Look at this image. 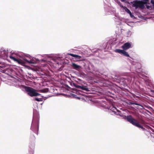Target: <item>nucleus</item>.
Segmentation results:
<instances>
[{
  "label": "nucleus",
  "mask_w": 154,
  "mask_h": 154,
  "mask_svg": "<svg viewBox=\"0 0 154 154\" xmlns=\"http://www.w3.org/2000/svg\"><path fill=\"white\" fill-rule=\"evenodd\" d=\"M126 119L128 122L138 128H141L143 131L145 130V129L138 122L137 120L134 119L131 115L127 116Z\"/></svg>",
  "instance_id": "obj_1"
},
{
  "label": "nucleus",
  "mask_w": 154,
  "mask_h": 154,
  "mask_svg": "<svg viewBox=\"0 0 154 154\" xmlns=\"http://www.w3.org/2000/svg\"><path fill=\"white\" fill-rule=\"evenodd\" d=\"M10 59L13 60L14 61L20 64H23L26 63H33L34 62L31 60H28L25 58H21L20 59H17L14 57L10 56L9 57Z\"/></svg>",
  "instance_id": "obj_2"
},
{
  "label": "nucleus",
  "mask_w": 154,
  "mask_h": 154,
  "mask_svg": "<svg viewBox=\"0 0 154 154\" xmlns=\"http://www.w3.org/2000/svg\"><path fill=\"white\" fill-rule=\"evenodd\" d=\"M26 89L27 94L31 97L38 96L40 95L36 92L35 89L31 87L27 88Z\"/></svg>",
  "instance_id": "obj_3"
},
{
  "label": "nucleus",
  "mask_w": 154,
  "mask_h": 154,
  "mask_svg": "<svg viewBox=\"0 0 154 154\" xmlns=\"http://www.w3.org/2000/svg\"><path fill=\"white\" fill-rule=\"evenodd\" d=\"M38 119L35 122L34 119L32 122L31 129L35 133H36L38 130Z\"/></svg>",
  "instance_id": "obj_4"
},
{
  "label": "nucleus",
  "mask_w": 154,
  "mask_h": 154,
  "mask_svg": "<svg viewBox=\"0 0 154 154\" xmlns=\"http://www.w3.org/2000/svg\"><path fill=\"white\" fill-rule=\"evenodd\" d=\"M71 86H74L77 89H80L83 90H85L86 91H90L88 88L85 86H79L75 84L74 82H72L71 83Z\"/></svg>",
  "instance_id": "obj_5"
},
{
  "label": "nucleus",
  "mask_w": 154,
  "mask_h": 154,
  "mask_svg": "<svg viewBox=\"0 0 154 154\" xmlns=\"http://www.w3.org/2000/svg\"><path fill=\"white\" fill-rule=\"evenodd\" d=\"M125 50H121L119 49H116L115 50V51L116 53H118L121 54L123 55L125 57H130L128 53L126 52Z\"/></svg>",
  "instance_id": "obj_6"
},
{
  "label": "nucleus",
  "mask_w": 154,
  "mask_h": 154,
  "mask_svg": "<svg viewBox=\"0 0 154 154\" xmlns=\"http://www.w3.org/2000/svg\"><path fill=\"white\" fill-rule=\"evenodd\" d=\"M21 82L18 79H15L12 83V85L15 86L16 88H19L21 85Z\"/></svg>",
  "instance_id": "obj_7"
},
{
  "label": "nucleus",
  "mask_w": 154,
  "mask_h": 154,
  "mask_svg": "<svg viewBox=\"0 0 154 154\" xmlns=\"http://www.w3.org/2000/svg\"><path fill=\"white\" fill-rule=\"evenodd\" d=\"M131 45L130 43H125L121 47V48L124 50H127L131 47Z\"/></svg>",
  "instance_id": "obj_8"
},
{
  "label": "nucleus",
  "mask_w": 154,
  "mask_h": 154,
  "mask_svg": "<svg viewBox=\"0 0 154 154\" xmlns=\"http://www.w3.org/2000/svg\"><path fill=\"white\" fill-rule=\"evenodd\" d=\"M71 66L73 69H75L78 71L80 70L81 68V66L78 65L74 63H72Z\"/></svg>",
  "instance_id": "obj_9"
},
{
  "label": "nucleus",
  "mask_w": 154,
  "mask_h": 154,
  "mask_svg": "<svg viewBox=\"0 0 154 154\" xmlns=\"http://www.w3.org/2000/svg\"><path fill=\"white\" fill-rule=\"evenodd\" d=\"M143 4L137 3L136 4V6L140 8H143L144 7V4H146L149 0H142Z\"/></svg>",
  "instance_id": "obj_10"
},
{
  "label": "nucleus",
  "mask_w": 154,
  "mask_h": 154,
  "mask_svg": "<svg viewBox=\"0 0 154 154\" xmlns=\"http://www.w3.org/2000/svg\"><path fill=\"white\" fill-rule=\"evenodd\" d=\"M109 109L111 110L112 112H113L114 113H116V111L117 112H121V111L120 110H118L117 109L114 107L113 106H112L109 107Z\"/></svg>",
  "instance_id": "obj_11"
},
{
  "label": "nucleus",
  "mask_w": 154,
  "mask_h": 154,
  "mask_svg": "<svg viewBox=\"0 0 154 154\" xmlns=\"http://www.w3.org/2000/svg\"><path fill=\"white\" fill-rule=\"evenodd\" d=\"M109 109L111 110L112 112H113L114 113H116V111L117 112H121V111L120 110H118L117 109L114 107L113 106H112L109 107Z\"/></svg>",
  "instance_id": "obj_12"
},
{
  "label": "nucleus",
  "mask_w": 154,
  "mask_h": 154,
  "mask_svg": "<svg viewBox=\"0 0 154 154\" xmlns=\"http://www.w3.org/2000/svg\"><path fill=\"white\" fill-rule=\"evenodd\" d=\"M71 56L73 57H75L76 59H77L78 60H81V59L82 58V57L75 54H69Z\"/></svg>",
  "instance_id": "obj_13"
},
{
  "label": "nucleus",
  "mask_w": 154,
  "mask_h": 154,
  "mask_svg": "<svg viewBox=\"0 0 154 154\" xmlns=\"http://www.w3.org/2000/svg\"><path fill=\"white\" fill-rule=\"evenodd\" d=\"M29 87L25 86L21 84V85L19 87V88H20L22 90L24 91L25 90L26 91V88H27Z\"/></svg>",
  "instance_id": "obj_14"
},
{
  "label": "nucleus",
  "mask_w": 154,
  "mask_h": 154,
  "mask_svg": "<svg viewBox=\"0 0 154 154\" xmlns=\"http://www.w3.org/2000/svg\"><path fill=\"white\" fill-rule=\"evenodd\" d=\"M128 104L129 105L135 104V105H137L140 106H141V107H142V108H143V106L142 105H141L137 103H133L132 102H129L128 103Z\"/></svg>",
  "instance_id": "obj_15"
},
{
  "label": "nucleus",
  "mask_w": 154,
  "mask_h": 154,
  "mask_svg": "<svg viewBox=\"0 0 154 154\" xmlns=\"http://www.w3.org/2000/svg\"><path fill=\"white\" fill-rule=\"evenodd\" d=\"M133 32H132L130 30L128 31L127 32V36H128V37L130 36L132 34H133Z\"/></svg>",
  "instance_id": "obj_16"
},
{
  "label": "nucleus",
  "mask_w": 154,
  "mask_h": 154,
  "mask_svg": "<svg viewBox=\"0 0 154 154\" xmlns=\"http://www.w3.org/2000/svg\"><path fill=\"white\" fill-rule=\"evenodd\" d=\"M35 100L38 101H43V99L42 98H38L35 97L34 98Z\"/></svg>",
  "instance_id": "obj_17"
},
{
  "label": "nucleus",
  "mask_w": 154,
  "mask_h": 154,
  "mask_svg": "<svg viewBox=\"0 0 154 154\" xmlns=\"http://www.w3.org/2000/svg\"><path fill=\"white\" fill-rule=\"evenodd\" d=\"M125 11L127 13H128L129 14H131V11L127 8H126L125 9Z\"/></svg>",
  "instance_id": "obj_18"
},
{
  "label": "nucleus",
  "mask_w": 154,
  "mask_h": 154,
  "mask_svg": "<svg viewBox=\"0 0 154 154\" xmlns=\"http://www.w3.org/2000/svg\"><path fill=\"white\" fill-rule=\"evenodd\" d=\"M72 96L74 98H77L78 99H80V98L79 97H77V95L74 94H72Z\"/></svg>",
  "instance_id": "obj_19"
},
{
  "label": "nucleus",
  "mask_w": 154,
  "mask_h": 154,
  "mask_svg": "<svg viewBox=\"0 0 154 154\" xmlns=\"http://www.w3.org/2000/svg\"><path fill=\"white\" fill-rule=\"evenodd\" d=\"M48 91V89H44V90H41V91H42V92H43V93H46V92H47Z\"/></svg>",
  "instance_id": "obj_20"
},
{
  "label": "nucleus",
  "mask_w": 154,
  "mask_h": 154,
  "mask_svg": "<svg viewBox=\"0 0 154 154\" xmlns=\"http://www.w3.org/2000/svg\"><path fill=\"white\" fill-rule=\"evenodd\" d=\"M57 59V57H52V60L55 62H56V61Z\"/></svg>",
  "instance_id": "obj_21"
},
{
  "label": "nucleus",
  "mask_w": 154,
  "mask_h": 154,
  "mask_svg": "<svg viewBox=\"0 0 154 154\" xmlns=\"http://www.w3.org/2000/svg\"><path fill=\"white\" fill-rule=\"evenodd\" d=\"M40 61L42 62H46L47 61L45 60L42 59L40 60Z\"/></svg>",
  "instance_id": "obj_22"
},
{
  "label": "nucleus",
  "mask_w": 154,
  "mask_h": 154,
  "mask_svg": "<svg viewBox=\"0 0 154 154\" xmlns=\"http://www.w3.org/2000/svg\"><path fill=\"white\" fill-rule=\"evenodd\" d=\"M114 114L116 115H119L120 116H122L121 115V114H119V112H118V113H117V112H116V113H114Z\"/></svg>",
  "instance_id": "obj_23"
},
{
  "label": "nucleus",
  "mask_w": 154,
  "mask_h": 154,
  "mask_svg": "<svg viewBox=\"0 0 154 154\" xmlns=\"http://www.w3.org/2000/svg\"><path fill=\"white\" fill-rule=\"evenodd\" d=\"M129 14L131 18H133L134 17V16L131 13V14Z\"/></svg>",
  "instance_id": "obj_24"
},
{
  "label": "nucleus",
  "mask_w": 154,
  "mask_h": 154,
  "mask_svg": "<svg viewBox=\"0 0 154 154\" xmlns=\"http://www.w3.org/2000/svg\"><path fill=\"white\" fill-rule=\"evenodd\" d=\"M151 3L153 5H154V0H151Z\"/></svg>",
  "instance_id": "obj_25"
},
{
  "label": "nucleus",
  "mask_w": 154,
  "mask_h": 154,
  "mask_svg": "<svg viewBox=\"0 0 154 154\" xmlns=\"http://www.w3.org/2000/svg\"><path fill=\"white\" fill-rule=\"evenodd\" d=\"M151 135L153 137H154V134L153 133L151 134Z\"/></svg>",
  "instance_id": "obj_26"
},
{
  "label": "nucleus",
  "mask_w": 154,
  "mask_h": 154,
  "mask_svg": "<svg viewBox=\"0 0 154 154\" xmlns=\"http://www.w3.org/2000/svg\"><path fill=\"white\" fill-rule=\"evenodd\" d=\"M119 112V114H121V115H122V113H121V112Z\"/></svg>",
  "instance_id": "obj_27"
},
{
  "label": "nucleus",
  "mask_w": 154,
  "mask_h": 154,
  "mask_svg": "<svg viewBox=\"0 0 154 154\" xmlns=\"http://www.w3.org/2000/svg\"><path fill=\"white\" fill-rule=\"evenodd\" d=\"M79 81H81V80L80 79H78Z\"/></svg>",
  "instance_id": "obj_28"
},
{
  "label": "nucleus",
  "mask_w": 154,
  "mask_h": 154,
  "mask_svg": "<svg viewBox=\"0 0 154 154\" xmlns=\"http://www.w3.org/2000/svg\"><path fill=\"white\" fill-rule=\"evenodd\" d=\"M125 0H121V1L122 2H123V1H124Z\"/></svg>",
  "instance_id": "obj_29"
},
{
  "label": "nucleus",
  "mask_w": 154,
  "mask_h": 154,
  "mask_svg": "<svg viewBox=\"0 0 154 154\" xmlns=\"http://www.w3.org/2000/svg\"><path fill=\"white\" fill-rule=\"evenodd\" d=\"M43 104V103H41V105H42Z\"/></svg>",
  "instance_id": "obj_30"
},
{
  "label": "nucleus",
  "mask_w": 154,
  "mask_h": 154,
  "mask_svg": "<svg viewBox=\"0 0 154 154\" xmlns=\"http://www.w3.org/2000/svg\"><path fill=\"white\" fill-rule=\"evenodd\" d=\"M148 127L149 128H150V127H149V126H148Z\"/></svg>",
  "instance_id": "obj_31"
},
{
  "label": "nucleus",
  "mask_w": 154,
  "mask_h": 154,
  "mask_svg": "<svg viewBox=\"0 0 154 154\" xmlns=\"http://www.w3.org/2000/svg\"><path fill=\"white\" fill-rule=\"evenodd\" d=\"M152 91L153 92H154V91L153 90H152Z\"/></svg>",
  "instance_id": "obj_32"
},
{
  "label": "nucleus",
  "mask_w": 154,
  "mask_h": 154,
  "mask_svg": "<svg viewBox=\"0 0 154 154\" xmlns=\"http://www.w3.org/2000/svg\"><path fill=\"white\" fill-rule=\"evenodd\" d=\"M139 2H141V1H139Z\"/></svg>",
  "instance_id": "obj_33"
}]
</instances>
